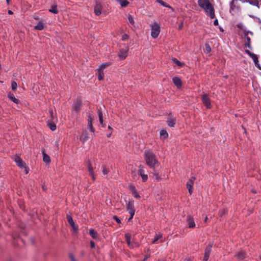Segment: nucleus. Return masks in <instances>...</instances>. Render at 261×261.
I'll use <instances>...</instances> for the list:
<instances>
[{
	"label": "nucleus",
	"mask_w": 261,
	"mask_h": 261,
	"mask_svg": "<svg viewBox=\"0 0 261 261\" xmlns=\"http://www.w3.org/2000/svg\"><path fill=\"white\" fill-rule=\"evenodd\" d=\"M87 168L90 175L92 177V179L93 180H95L96 179V177L94 173L93 168L90 162L88 163Z\"/></svg>",
	"instance_id": "nucleus-12"
},
{
	"label": "nucleus",
	"mask_w": 261,
	"mask_h": 261,
	"mask_svg": "<svg viewBox=\"0 0 261 261\" xmlns=\"http://www.w3.org/2000/svg\"><path fill=\"white\" fill-rule=\"evenodd\" d=\"M111 133H110V134H109L107 135V137H110L111 136Z\"/></svg>",
	"instance_id": "nucleus-64"
},
{
	"label": "nucleus",
	"mask_w": 261,
	"mask_h": 261,
	"mask_svg": "<svg viewBox=\"0 0 261 261\" xmlns=\"http://www.w3.org/2000/svg\"><path fill=\"white\" fill-rule=\"evenodd\" d=\"M149 257L148 255H146L143 260L146 261V260Z\"/></svg>",
	"instance_id": "nucleus-59"
},
{
	"label": "nucleus",
	"mask_w": 261,
	"mask_h": 261,
	"mask_svg": "<svg viewBox=\"0 0 261 261\" xmlns=\"http://www.w3.org/2000/svg\"><path fill=\"white\" fill-rule=\"evenodd\" d=\"M251 58L252 59V60H253L255 64L256 65H257V62H258V58L257 57V56L255 54H253L252 57H251Z\"/></svg>",
	"instance_id": "nucleus-39"
},
{
	"label": "nucleus",
	"mask_w": 261,
	"mask_h": 261,
	"mask_svg": "<svg viewBox=\"0 0 261 261\" xmlns=\"http://www.w3.org/2000/svg\"><path fill=\"white\" fill-rule=\"evenodd\" d=\"M187 223L189 228H194L195 227L194 219L190 216H189L187 218Z\"/></svg>",
	"instance_id": "nucleus-14"
},
{
	"label": "nucleus",
	"mask_w": 261,
	"mask_h": 261,
	"mask_svg": "<svg viewBox=\"0 0 261 261\" xmlns=\"http://www.w3.org/2000/svg\"><path fill=\"white\" fill-rule=\"evenodd\" d=\"M67 219L68 223L70 224V225H74V222L73 221V220L72 217L70 215H67Z\"/></svg>",
	"instance_id": "nucleus-31"
},
{
	"label": "nucleus",
	"mask_w": 261,
	"mask_h": 261,
	"mask_svg": "<svg viewBox=\"0 0 261 261\" xmlns=\"http://www.w3.org/2000/svg\"><path fill=\"white\" fill-rule=\"evenodd\" d=\"M119 2L122 7H126L129 4L128 2L126 0H117Z\"/></svg>",
	"instance_id": "nucleus-28"
},
{
	"label": "nucleus",
	"mask_w": 261,
	"mask_h": 261,
	"mask_svg": "<svg viewBox=\"0 0 261 261\" xmlns=\"http://www.w3.org/2000/svg\"><path fill=\"white\" fill-rule=\"evenodd\" d=\"M93 117L91 115H89L88 116V128L92 133H94L95 129L93 127L92 125Z\"/></svg>",
	"instance_id": "nucleus-10"
},
{
	"label": "nucleus",
	"mask_w": 261,
	"mask_h": 261,
	"mask_svg": "<svg viewBox=\"0 0 261 261\" xmlns=\"http://www.w3.org/2000/svg\"><path fill=\"white\" fill-rule=\"evenodd\" d=\"M89 234L94 239L98 238L97 232L93 229L89 230Z\"/></svg>",
	"instance_id": "nucleus-19"
},
{
	"label": "nucleus",
	"mask_w": 261,
	"mask_h": 261,
	"mask_svg": "<svg viewBox=\"0 0 261 261\" xmlns=\"http://www.w3.org/2000/svg\"><path fill=\"white\" fill-rule=\"evenodd\" d=\"M73 228V229L74 230V231L75 232H76L78 228H77V227L75 225V223H74V225H71Z\"/></svg>",
	"instance_id": "nucleus-51"
},
{
	"label": "nucleus",
	"mask_w": 261,
	"mask_h": 261,
	"mask_svg": "<svg viewBox=\"0 0 261 261\" xmlns=\"http://www.w3.org/2000/svg\"><path fill=\"white\" fill-rule=\"evenodd\" d=\"M113 219L118 223H121V220H120V219L116 216H113Z\"/></svg>",
	"instance_id": "nucleus-48"
},
{
	"label": "nucleus",
	"mask_w": 261,
	"mask_h": 261,
	"mask_svg": "<svg viewBox=\"0 0 261 261\" xmlns=\"http://www.w3.org/2000/svg\"><path fill=\"white\" fill-rule=\"evenodd\" d=\"M42 154L43 161L46 164H49L50 162V159L49 156L45 153L44 150L42 151Z\"/></svg>",
	"instance_id": "nucleus-17"
},
{
	"label": "nucleus",
	"mask_w": 261,
	"mask_h": 261,
	"mask_svg": "<svg viewBox=\"0 0 261 261\" xmlns=\"http://www.w3.org/2000/svg\"><path fill=\"white\" fill-rule=\"evenodd\" d=\"M144 160L147 165L151 168H154L159 162L156 155L151 151H145L144 153Z\"/></svg>",
	"instance_id": "nucleus-2"
},
{
	"label": "nucleus",
	"mask_w": 261,
	"mask_h": 261,
	"mask_svg": "<svg viewBox=\"0 0 261 261\" xmlns=\"http://www.w3.org/2000/svg\"><path fill=\"white\" fill-rule=\"evenodd\" d=\"M102 6L99 2H96V5L94 7V13L97 15L99 16L101 13Z\"/></svg>",
	"instance_id": "nucleus-11"
},
{
	"label": "nucleus",
	"mask_w": 261,
	"mask_h": 261,
	"mask_svg": "<svg viewBox=\"0 0 261 261\" xmlns=\"http://www.w3.org/2000/svg\"><path fill=\"white\" fill-rule=\"evenodd\" d=\"M110 65V63H105L100 65V68L99 69H102V70H103V69L107 66H109Z\"/></svg>",
	"instance_id": "nucleus-41"
},
{
	"label": "nucleus",
	"mask_w": 261,
	"mask_h": 261,
	"mask_svg": "<svg viewBox=\"0 0 261 261\" xmlns=\"http://www.w3.org/2000/svg\"><path fill=\"white\" fill-rule=\"evenodd\" d=\"M8 97L14 103H19V100L18 99H17L16 98H15V97L14 96V95L13 94H10L8 95Z\"/></svg>",
	"instance_id": "nucleus-26"
},
{
	"label": "nucleus",
	"mask_w": 261,
	"mask_h": 261,
	"mask_svg": "<svg viewBox=\"0 0 261 261\" xmlns=\"http://www.w3.org/2000/svg\"><path fill=\"white\" fill-rule=\"evenodd\" d=\"M144 167L142 166H140L139 167V170H138V172H139V173L140 175H142V174H144Z\"/></svg>",
	"instance_id": "nucleus-37"
},
{
	"label": "nucleus",
	"mask_w": 261,
	"mask_h": 261,
	"mask_svg": "<svg viewBox=\"0 0 261 261\" xmlns=\"http://www.w3.org/2000/svg\"><path fill=\"white\" fill-rule=\"evenodd\" d=\"M176 121L175 119H170L168 120L167 123L168 125L170 127H173L175 124Z\"/></svg>",
	"instance_id": "nucleus-32"
},
{
	"label": "nucleus",
	"mask_w": 261,
	"mask_h": 261,
	"mask_svg": "<svg viewBox=\"0 0 261 261\" xmlns=\"http://www.w3.org/2000/svg\"><path fill=\"white\" fill-rule=\"evenodd\" d=\"M133 194L134 195V197L139 198L140 197L139 194H138V192L136 191L135 192L133 193Z\"/></svg>",
	"instance_id": "nucleus-49"
},
{
	"label": "nucleus",
	"mask_w": 261,
	"mask_h": 261,
	"mask_svg": "<svg viewBox=\"0 0 261 261\" xmlns=\"http://www.w3.org/2000/svg\"><path fill=\"white\" fill-rule=\"evenodd\" d=\"M49 11L53 14H57L58 13L57 6L56 5L52 6L50 9H49Z\"/></svg>",
	"instance_id": "nucleus-22"
},
{
	"label": "nucleus",
	"mask_w": 261,
	"mask_h": 261,
	"mask_svg": "<svg viewBox=\"0 0 261 261\" xmlns=\"http://www.w3.org/2000/svg\"><path fill=\"white\" fill-rule=\"evenodd\" d=\"M47 126L49 127V128L54 131L56 129V125L55 124V123L53 122H47Z\"/></svg>",
	"instance_id": "nucleus-24"
},
{
	"label": "nucleus",
	"mask_w": 261,
	"mask_h": 261,
	"mask_svg": "<svg viewBox=\"0 0 261 261\" xmlns=\"http://www.w3.org/2000/svg\"><path fill=\"white\" fill-rule=\"evenodd\" d=\"M101 168L103 175H107L109 173V169L106 165H102Z\"/></svg>",
	"instance_id": "nucleus-25"
},
{
	"label": "nucleus",
	"mask_w": 261,
	"mask_h": 261,
	"mask_svg": "<svg viewBox=\"0 0 261 261\" xmlns=\"http://www.w3.org/2000/svg\"><path fill=\"white\" fill-rule=\"evenodd\" d=\"M185 261H191L190 259L189 258H187V259H185Z\"/></svg>",
	"instance_id": "nucleus-62"
},
{
	"label": "nucleus",
	"mask_w": 261,
	"mask_h": 261,
	"mask_svg": "<svg viewBox=\"0 0 261 261\" xmlns=\"http://www.w3.org/2000/svg\"><path fill=\"white\" fill-rule=\"evenodd\" d=\"M89 137H88V134L86 132V133H83L80 137V140L83 142V143H84L85 141H86L87 140H88Z\"/></svg>",
	"instance_id": "nucleus-21"
},
{
	"label": "nucleus",
	"mask_w": 261,
	"mask_h": 261,
	"mask_svg": "<svg viewBox=\"0 0 261 261\" xmlns=\"http://www.w3.org/2000/svg\"><path fill=\"white\" fill-rule=\"evenodd\" d=\"M17 87V84L16 82L12 81L11 83V88L13 91H15Z\"/></svg>",
	"instance_id": "nucleus-38"
},
{
	"label": "nucleus",
	"mask_w": 261,
	"mask_h": 261,
	"mask_svg": "<svg viewBox=\"0 0 261 261\" xmlns=\"http://www.w3.org/2000/svg\"><path fill=\"white\" fill-rule=\"evenodd\" d=\"M204 51L205 53H210L211 51V47L208 44H205V48L204 49Z\"/></svg>",
	"instance_id": "nucleus-33"
},
{
	"label": "nucleus",
	"mask_w": 261,
	"mask_h": 261,
	"mask_svg": "<svg viewBox=\"0 0 261 261\" xmlns=\"http://www.w3.org/2000/svg\"><path fill=\"white\" fill-rule=\"evenodd\" d=\"M156 2L159 4H160L161 5H162L164 7H167V8H171L170 6L167 5L166 3L163 2L162 0H155Z\"/></svg>",
	"instance_id": "nucleus-34"
},
{
	"label": "nucleus",
	"mask_w": 261,
	"mask_h": 261,
	"mask_svg": "<svg viewBox=\"0 0 261 261\" xmlns=\"http://www.w3.org/2000/svg\"><path fill=\"white\" fill-rule=\"evenodd\" d=\"M70 258L71 261H76V260L74 258L73 255L72 254H71L70 255Z\"/></svg>",
	"instance_id": "nucleus-55"
},
{
	"label": "nucleus",
	"mask_w": 261,
	"mask_h": 261,
	"mask_svg": "<svg viewBox=\"0 0 261 261\" xmlns=\"http://www.w3.org/2000/svg\"><path fill=\"white\" fill-rule=\"evenodd\" d=\"M214 24L215 25H217L218 24V20H217V19H216V20H214Z\"/></svg>",
	"instance_id": "nucleus-56"
},
{
	"label": "nucleus",
	"mask_w": 261,
	"mask_h": 261,
	"mask_svg": "<svg viewBox=\"0 0 261 261\" xmlns=\"http://www.w3.org/2000/svg\"><path fill=\"white\" fill-rule=\"evenodd\" d=\"M14 161L16 163L17 165L20 168L25 167V163L21 159L19 156L15 155L14 158Z\"/></svg>",
	"instance_id": "nucleus-8"
},
{
	"label": "nucleus",
	"mask_w": 261,
	"mask_h": 261,
	"mask_svg": "<svg viewBox=\"0 0 261 261\" xmlns=\"http://www.w3.org/2000/svg\"><path fill=\"white\" fill-rule=\"evenodd\" d=\"M127 19H128V20L129 22L131 24H132V25L134 24L135 21H134V18H133V17L132 15H128V16H127Z\"/></svg>",
	"instance_id": "nucleus-36"
},
{
	"label": "nucleus",
	"mask_w": 261,
	"mask_h": 261,
	"mask_svg": "<svg viewBox=\"0 0 261 261\" xmlns=\"http://www.w3.org/2000/svg\"><path fill=\"white\" fill-rule=\"evenodd\" d=\"M195 180V178L194 177H192L191 178L189 179L187 182V188L188 189L189 193L190 195H191L193 192V185Z\"/></svg>",
	"instance_id": "nucleus-7"
},
{
	"label": "nucleus",
	"mask_w": 261,
	"mask_h": 261,
	"mask_svg": "<svg viewBox=\"0 0 261 261\" xmlns=\"http://www.w3.org/2000/svg\"><path fill=\"white\" fill-rule=\"evenodd\" d=\"M160 32V26L157 22H154L151 25V36L153 38H156Z\"/></svg>",
	"instance_id": "nucleus-3"
},
{
	"label": "nucleus",
	"mask_w": 261,
	"mask_h": 261,
	"mask_svg": "<svg viewBox=\"0 0 261 261\" xmlns=\"http://www.w3.org/2000/svg\"><path fill=\"white\" fill-rule=\"evenodd\" d=\"M227 213V211L225 209H222L219 211V215L220 217H223Z\"/></svg>",
	"instance_id": "nucleus-30"
},
{
	"label": "nucleus",
	"mask_w": 261,
	"mask_h": 261,
	"mask_svg": "<svg viewBox=\"0 0 261 261\" xmlns=\"http://www.w3.org/2000/svg\"><path fill=\"white\" fill-rule=\"evenodd\" d=\"M125 240H126V242L127 243V245L130 248H134V246L133 244L132 243V242L130 241V240H131V234L128 233H126L125 234Z\"/></svg>",
	"instance_id": "nucleus-13"
},
{
	"label": "nucleus",
	"mask_w": 261,
	"mask_h": 261,
	"mask_svg": "<svg viewBox=\"0 0 261 261\" xmlns=\"http://www.w3.org/2000/svg\"><path fill=\"white\" fill-rule=\"evenodd\" d=\"M44 28L43 23L41 22H39L35 27V29L38 30H42Z\"/></svg>",
	"instance_id": "nucleus-29"
},
{
	"label": "nucleus",
	"mask_w": 261,
	"mask_h": 261,
	"mask_svg": "<svg viewBox=\"0 0 261 261\" xmlns=\"http://www.w3.org/2000/svg\"><path fill=\"white\" fill-rule=\"evenodd\" d=\"M132 242L133 244L134 247H139V244L137 242H136L135 241H133Z\"/></svg>",
	"instance_id": "nucleus-54"
},
{
	"label": "nucleus",
	"mask_w": 261,
	"mask_h": 261,
	"mask_svg": "<svg viewBox=\"0 0 261 261\" xmlns=\"http://www.w3.org/2000/svg\"><path fill=\"white\" fill-rule=\"evenodd\" d=\"M97 78L99 80H101L103 78V70L102 69H98Z\"/></svg>",
	"instance_id": "nucleus-23"
},
{
	"label": "nucleus",
	"mask_w": 261,
	"mask_h": 261,
	"mask_svg": "<svg viewBox=\"0 0 261 261\" xmlns=\"http://www.w3.org/2000/svg\"><path fill=\"white\" fill-rule=\"evenodd\" d=\"M245 52L250 57H251L254 54H252L251 53L249 50H245Z\"/></svg>",
	"instance_id": "nucleus-52"
},
{
	"label": "nucleus",
	"mask_w": 261,
	"mask_h": 261,
	"mask_svg": "<svg viewBox=\"0 0 261 261\" xmlns=\"http://www.w3.org/2000/svg\"><path fill=\"white\" fill-rule=\"evenodd\" d=\"M236 256L238 259L243 260L246 257V254L244 251H241L236 254Z\"/></svg>",
	"instance_id": "nucleus-16"
},
{
	"label": "nucleus",
	"mask_w": 261,
	"mask_h": 261,
	"mask_svg": "<svg viewBox=\"0 0 261 261\" xmlns=\"http://www.w3.org/2000/svg\"><path fill=\"white\" fill-rule=\"evenodd\" d=\"M141 176L142 177L143 181H145L147 180V179L148 178V176L147 174H144L141 175Z\"/></svg>",
	"instance_id": "nucleus-46"
},
{
	"label": "nucleus",
	"mask_w": 261,
	"mask_h": 261,
	"mask_svg": "<svg viewBox=\"0 0 261 261\" xmlns=\"http://www.w3.org/2000/svg\"><path fill=\"white\" fill-rule=\"evenodd\" d=\"M153 175L155 176L156 180H160L161 177H160V176L158 172H157L156 171H154Z\"/></svg>",
	"instance_id": "nucleus-43"
},
{
	"label": "nucleus",
	"mask_w": 261,
	"mask_h": 261,
	"mask_svg": "<svg viewBox=\"0 0 261 261\" xmlns=\"http://www.w3.org/2000/svg\"><path fill=\"white\" fill-rule=\"evenodd\" d=\"M90 246L92 248H93L95 247V244L94 243V242L93 241H90Z\"/></svg>",
	"instance_id": "nucleus-53"
},
{
	"label": "nucleus",
	"mask_w": 261,
	"mask_h": 261,
	"mask_svg": "<svg viewBox=\"0 0 261 261\" xmlns=\"http://www.w3.org/2000/svg\"><path fill=\"white\" fill-rule=\"evenodd\" d=\"M237 27L241 29H243V27H244V24H243V23H239V24H238L237 25Z\"/></svg>",
	"instance_id": "nucleus-50"
},
{
	"label": "nucleus",
	"mask_w": 261,
	"mask_h": 261,
	"mask_svg": "<svg viewBox=\"0 0 261 261\" xmlns=\"http://www.w3.org/2000/svg\"><path fill=\"white\" fill-rule=\"evenodd\" d=\"M207 220H208V218H207V216H206V217H205L204 220V222L205 223H206V222H207Z\"/></svg>",
	"instance_id": "nucleus-58"
},
{
	"label": "nucleus",
	"mask_w": 261,
	"mask_h": 261,
	"mask_svg": "<svg viewBox=\"0 0 261 261\" xmlns=\"http://www.w3.org/2000/svg\"><path fill=\"white\" fill-rule=\"evenodd\" d=\"M201 99L203 103L205 105V106L207 109H210L212 107L210 99L208 97L207 95L206 94H203L201 95Z\"/></svg>",
	"instance_id": "nucleus-6"
},
{
	"label": "nucleus",
	"mask_w": 261,
	"mask_h": 261,
	"mask_svg": "<svg viewBox=\"0 0 261 261\" xmlns=\"http://www.w3.org/2000/svg\"><path fill=\"white\" fill-rule=\"evenodd\" d=\"M49 113L50 115V117L52 119H55V116L54 115V112H53V110L52 109H49Z\"/></svg>",
	"instance_id": "nucleus-47"
},
{
	"label": "nucleus",
	"mask_w": 261,
	"mask_h": 261,
	"mask_svg": "<svg viewBox=\"0 0 261 261\" xmlns=\"http://www.w3.org/2000/svg\"><path fill=\"white\" fill-rule=\"evenodd\" d=\"M98 118H99V121L101 124L102 125L103 127H105V124H103V116H102V113L100 110L98 111Z\"/></svg>",
	"instance_id": "nucleus-20"
},
{
	"label": "nucleus",
	"mask_w": 261,
	"mask_h": 261,
	"mask_svg": "<svg viewBox=\"0 0 261 261\" xmlns=\"http://www.w3.org/2000/svg\"><path fill=\"white\" fill-rule=\"evenodd\" d=\"M182 27H183V23L182 22H181L178 26V29L179 30L181 29L182 28Z\"/></svg>",
	"instance_id": "nucleus-57"
},
{
	"label": "nucleus",
	"mask_w": 261,
	"mask_h": 261,
	"mask_svg": "<svg viewBox=\"0 0 261 261\" xmlns=\"http://www.w3.org/2000/svg\"><path fill=\"white\" fill-rule=\"evenodd\" d=\"M80 108V105L79 103H75L72 109L74 111H79Z\"/></svg>",
	"instance_id": "nucleus-40"
},
{
	"label": "nucleus",
	"mask_w": 261,
	"mask_h": 261,
	"mask_svg": "<svg viewBox=\"0 0 261 261\" xmlns=\"http://www.w3.org/2000/svg\"><path fill=\"white\" fill-rule=\"evenodd\" d=\"M128 39H129V36L126 34H123L122 36V40L123 41L127 40Z\"/></svg>",
	"instance_id": "nucleus-44"
},
{
	"label": "nucleus",
	"mask_w": 261,
	"mask_h": 261,
	"mask_svg": "<svg viewBox=\"0 0 261 261\" xmlns=\"http://www.w3.org/2000/svg\"><path fill=\"white\" fill-rule=\"evenodd\" d=\"M198 5L200 8L204 10L207 15H208L211 18L215 17V10L209 0H198Z\"/></svg>",
	"instance_id": "nucleus-1"
},
{
	"label": "nucleus",
	"mask_w": 261,
	"mask_h": 261,
	"mask_svg": "<svg viewBox=\"0 0 261 261\" xmlns=\"http://www.w3.org/2000/svg\"><path fill=\"white\" fill-rule=\"evenodd\" d=\"M246 42L245 43V46H247L248 48L251 47V41H250V38L248 37H246Z\"/></svg>",
	"instance_id": "nucleus-35"
},
{
	"label": "nucleus",
	"mask_w": 261,
	"mask_h": 261,
	"mask_svg": "<svg viewBox=\"0 0 261 261\" xmlns=\"http://www.w3.org/2000/svg\"><path fill=\"white\" fill-rule=\"evenodd\" d=\"M213 247V244L211 243H210L206 247L205 250H204V254L203 256V260L204 261H207L208 257L210 256V255L211 254V252L212 251V248Z\"/></svg>",
	"instance_id": "nucleus-5"
},
{
	"label": "nucleus",
	"mask_w": 261,
	"mask_h": 261,
	"mask_svg": "<svg viewBox=\"0 0 261 261\" xmlns=\"http://www.w3.org/2000/svg\"><path fill=\"white\" fill-rule=\"evenodd\" d=\"M162 234L161 233H159L158 234H156L155 236V237L152 242V243H153V244L155 243L159 239L162 238Z\"/></svg>",
	"instance_id": "nucleus-27"
},
{
	"label": "nucleus",
	"mask_w": 261,
	"mask_h": 261,
	"mask_svg": "<svg viewBox=\"0 0 261 261\" xmlns=\"http://www.w3.org/2000/svg\"><path fill=\"white\" fill-rule=\"evenodd\" d=\"M173 61L178 66H181L182 65V64L175 58L173 59Z\"/></svg>",
	"instance_id": "nucleus-42"
},
{
	"label": "nucleus",
	"mask_w": 261,
	"mask_h": 261,
	"mask_svg": "<svg viewBox=\"0 0 261 261\" xmlns=\"http://www.w3.org/2000/svg\"><path fill=\"white\" fill-rule=\"evenodd\" d=\"M173 82L177 86V88L181 87L182 83L180 79L178 77H174L172 79Z\"/></svg>",
	"instance_id": "nucleus-15"
},
{
	"label": "nucleus",
	"mask_w": 261,
	"mask_h": 261,
	"mask_svg": "<svg viewBox=\"0 0 261 261\" xmlns=\"http://www.w3.org/2000/svg\"><path fill=\"white\" fill-rule=\"evenodd\" d=\"M160 137L161 139H166L168 137V134L166 130L163 129L160 133Z\"/></svg>",
	"instance_id": "nucleus-18"
},
{
	"label": "nucleus",
	"mask_w": 261,
	"mask_h": 261,
	"mask_svg": "<svg viewBox=\"0 0 261 261\" xmlns=\"http://www.w3.org/2000/svg\"><path fill=\"white\" fill-rule=\"evenodd\" d=\"M7 3L9 5L10 4V0H6Z\"/></svg>",
	"instance_id": "nucleus-63"
},
{
	"label": "nucleus",
	"mask_w": 261,
	"mask_h": 261,
	"mask_svg": "<svg viewBox=\"0 0 261 261\" xmlns=\"http://www.w3.org/2000/svg\"><path fill=\"white\" fill-rule=\"evenodd\" d=\"M129 189L132 192V193H134L137 191L134 185L129 186Z\"/></svg>",
	"instance_id": "nucleus-45"
},
{
	"label": "nucleus",
	"mask_w": 261,
	"mask_h": 261,
	"mask_svg": "<svg viewBox=\"0 0 261 261\" xmlns=\"http://www.w3.org/2000/svg\"><path fill=\"white\" fill-rule=\"evenodd\" d=\"M25 173L27 174L28 173V169L25 168Z\"/></svg>",
	"instance_id": "nucleus-61"
},
{
	"label": "nucleus",
	"mask_w": 261,
	"mask_h": 261,
	"mask_svg": "<svg viewBox=\"0 0 261 261\" xmlns=\"http://www.w3.org/2000/svg\"><path fill=\"white\" fill-rule=\"evenodd\" d=\"M126 209L130 216L128 219V221H130L134 217L135 215V210L134 208V201H129L126 204Z\"/></svg>",
	"instance_id": "nucleus-4"
},
{
	"label": "nucleus",
	"mask_w": 261,
	"mask_h": 261,
	"mask_svg": "<svg viewBox=\"0 0 261 261\" xmlns=\"http://www.w3.org/2000/svg\"><path fill=\"white\" fill-rule=\"evenodd\" d=\"M128 50V47L120 50L118 56L121 60L125 59L127 56V52Z\"/></svg>",
	"instance_id": "nucleus-9"
},
{
	"label": "nucleus",
	"mask_w": 261,
	"mask_h": 261,
	"mask_svg": "<svg viewBox=\"0 0 261 261\" xmlns=\"http://www.w3.org/2000/svg\"><path fill=\"white\" fill-rule=\"evenodd\" d=\"M8 14L10 15H12V14H13V12L11 10H9Z\"/></svg>",
	"instance_id": "nucleus-60"
}]
</instances>
